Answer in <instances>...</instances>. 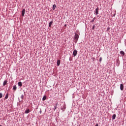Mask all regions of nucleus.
Listing matches in <instances>:
<instances>
[{
  "label": "nucleus",
  "mask_w": 126,
  "mask_h": 126,
  "mask_svg": "<svg viewBox=\"0 0 126 126\" xmlns=\"http://www.w3.org/2000/svg\"><path fill=\"white\" fill-rule=\"evenodd\" d=\"M78 39H79V35H78V34L75 32V35L73 37V40H74L75 44H76V43H77Z\"/></svg>",
  "instance_id": "1"
},
{
  "label": "nucleus",
  "mask_w": 126,
  "mask_h": 126,
  "mask_svg": "<svg viewBox=\"0 0 126 126\" xmlns=\"http://www.w3.org/2000/svg\"><path fill=\"white\" fill-rule=\"evenodd\" d=\"M61 109L63 113V112L65 111V109H66V107L65 106V103H63L62 106H61Z\"/></svg>",
  "instance_id": "2"
},
{
  "label": "nucleus",
  "mask_w": 126,
  "mask_h": 126,
  "mask_svg": "<svg viewBox=\"0 0 126 126\" xmlns=\"http://www.w3.org/2000/svg\"><path fill=\"white\" fill-rule=\"evenodd\" d=\"M94 14H95L96 15H98L99 14V8L97 7L95 9V11H94Z\"/></svg>",
  "instance_id": "3"
},
{
  "label": "nucleus",
  "mask_w": 126,
  "mask_h": 126,
  "mask_svg": "<svg viewBox=\"0 0 126 126\" xmlns=\"http://www.w3.org/2000/svg\"><path fill=\"white\" fill-rule=\"evenodd\" d=\"M77 55V50H76V49H75L73 52V56L74 57H76Z\"/></svg>",
  "instance_id": "4"
},
{
  "label": "nucleus",
  "mask_w": 126,
  "mask_h": 126,
  "mask_svg": "<svg viewBox=\"0 0 126 126\" xmlns=\"http://www.w3.org/2000/svg\"><path fill=\"white\" fill-rule=\"evenodd\" d=\"M120 63H121V62H120V60H117L116 61V65H117V66H119Z\"/></svg>",
  "instance_id": "5"
},
{
  "label": "nucleus",
  "mask_w": 126,
  "mask_h": 126,
  "mask_svg": "<svg viewBox=\"0 0 126 126\" xmlns=\"http://www.w3.org/2000/svg\"><path fill=\"white\" fill-rule=\"evenodd\" d=\"M120 54L121 55L122 57H124V56L125 55V52H124V51H120Z\"/></svg>",
  "instance_id": "6"
},
{
  "label": "nucleus",
  "mask_w": 126,
  "mask_h": 126,
  "mask_svg": "<svg viewBox=\"0 0 126 126\" xmlns=\"http://www.w3.org/2000/svg\"><path fill=\"white\" fill-rule=\"evenodd\" d=\"M120 90H121V91H123V90H124V84H120Z\"/></svg>",
  "instance_id": "7"
},
{
  "label": "nucleus",
  "mask_w": 126,
  "mask_h": 126,
  "mask_svg": "<svg viewBox=\"0 0 126 126\" xmlns=\"http://www.w3.org/2000/svg\"><path fill=\"white\" fill-rule=\"evenodd\" d=\"M30 113V109H27L25 111V114H29Z\"/></svg>",
  "instance_id": "8"
},
{
  "label": "nucleus",
  "mask_w": 126,
  "mask_h": 126,
  "mask_svg": "<svg viewBox=\"0 0 126 126\" xmlns=\"http://www.w3.org/2000/svg\"><path fill=\"white\" fill-rule=\"evenodd\" d=\"M25 14V9H23L22 11V16L23 17L24 16Z\"/></svg>",
  "instance_id": "9"
},
{
  "label": "nucleus",
  "mask_w": 126,
  "mask_h": 126,
  "mask_svg": "<svg viewBox=\"0 0 126 126\" xmlns=\"http://www.w3.org/2000/svg\"><path fill=\"white\" fill-rule=\"evenodd\" d=\"M58 103L57 102V103L55 104V105H54V111H56V110L57 109V107H58Z\"/></svg>",
  "instance_id": "10"
},
{
  "label": "nucleus",
  "mask_w": 126,
  "mask_h": 126,
  "mask_svg": "<svg viewBox=\"0 0 126 126\" xmlns=\"http://www.w3.org/2000/svg\"><path fill=\"white\" fill-rule=\"evenodd\" d=\"M57 64L58 66H60V64H61V60H57Z\"/></svg>",
  "instance_id": "11"
},
{
  "label": "nucleus",
  "mask_w": 126,
  "mask_h": 126,
  "mask_svg": "<svg viewBox=\"0 0 126 126\" xmlns=\"http://www.w3.org/2000/svg\"><path fill=\"white\" fill-rule=\"evenodd\" d=\"M17 89V87H16V85H14L13 86V90H14V91H16Z\"/></svg>",
  "instance_id": "12"
},
{
  "label": "nucleus",
  "mask_w": 126,
  "mask_h": 126,
  "mask_svg": "<svg viewBox=\"0 0 126 126\" xmlns=\"http://www.w3.org/2000/svg\"><path fill=\"white\" fill-rule=\"evenodd\" d=\"M18 85L19 87H22V82H18Z\"/></svg>",
  "instance_id": "13"
},
{
  "label": "nucleus",
  "mask_w": 126,
  "mask_h": 126,
  "mask_svg": "<svg viewBox=\"0 0 126 126\" xmlns=\"http://www.w3.org/2000/svg\"><path fill=\"white\" fill-rule=\"evenodd\" d=\"M53 23V21H51L49 23V27H52V25Z\"/></svg>",
  "instance_id": "14"
},
{
  "label": "nucleus",
  "mask_w": 126,
  "mask_h": 126,
  "mask_svg": "<svg viewBox=\"0 0 126 126\" xmlns=\"http://www.w3.org/2000/svg\"><path fill=\"white\" fill-rule=\"evenodd\" d=\"M6 84H7V81L5 80L3 83V86H5Z\"/></svg>",
  "instance_id": "15"
},
{
  "label": "nucleus",
  "mask_w": 126,
  "mask_h": 126,
  "mask_svg": "<svg viewBox=\"0 0 126 126\" xmlns=\"http://www.w3.org/2000/svg\"><path fill=\"white\" fill-rule=\"evenodd\" d=\"M9 94L8 93H6V95H5V100H6V99H8V96H9Z\"/></svg>",
  "instance_id": "16"
},
{
  "label": "nucleus",
  "mask_w": 126,
  "mask_h": 126,
  "mask_svg": "<svg viewBox=\"0 0 126 126\" xmlns=\"http://www.w3.org/2000/svg\"><path fill=\"white\" fill-rule=\"evenodd\" d=\"M47 99V96L45 95L42 97V101H45Z\"/></svg>",
  "instance_id": "17"
},
{
  "label": "nucleus",
  "mask_w": 126,
  "mask_h": 126,
  "mask_svg": "<svg viewBox=\"0 0 126 126\" xmlns=\"http://www.w3.org/2000/svg\"><path fill=\"white\" fill-rule=\"evenodd\" d=\"M56 6H57V5H56L55 4L53 5V7H52L53 10H55V9H56Z\"/></svg>",
  "instance_id": "18"
},
{
  "label": "nucleus",
  "mask_w": 126,
  "mask_h": 126,
  "mask_svg": "<svg viewBox=\"0 0 126 126\" xmlns=\"http://www.w3.org/2000/svg\"><path fill=\"white\" fill-rule=\"evenodd\" d=\"M116 114H113L112 116V120H116Z\"/></svg>",
  "instance_id": "19"
},
{
  "label": "nucleus",
  "mask_w": 126,
  "mask_h": 126,
  "mask_svg": "<svg viewBox=\"0 0 126 126\" xmlns=\"http://www.w3.org/2000/svg\"><path fill=\"white\" fill-rule=\"evenodd\" d=\"M95 19H96V18H95V17L94 18L90 21L91 23H93V22H94Z\"/></svg>",
  "instance_id": "20"
},
{
  "label": "nucleus",
  "mask_w": 126,
  "mask_h": 126,
  "mask_svg": "<svg viewBox=\"0 0 126 126\" xmlns=\"http://www.w3.org/2000/svg\"><path fill=\"white\" fill-rule=\"evenodd\" d=\"M2 98V93H0V98Z\"/></svg>",
  "instance_id": "21"
},
{
  "label": "nucleus",
  "mask_w": 126,
  "mask_h": 126,
  "mask_svg": "<svg viewBox=\"0 0 126 126\" xmlns=\"http://www.w3.org/2000/svg\"><path fill=\"white\" fill-rule=\"evenodd\" d=\"M110 29H111V28H110V27H108L107 29V31H109V30H110Z\"/></svg>",
  "instance_id": "22"
},
{
  "label": "nucleus",
  "mask_w": 126,
  "mask_h": 126,
  "mask_svg": "<svg viewBox=\"0 0 126 126\" xmlns=\"http://www.w3.org/2000/svg\"><path fill=\"white\" fill-rule=\"evenodd\" d=\"M21 98L23 99V98H24V95L23 94H22L21 96Z\"/></svg>",
  "instance_id": "23"
},
{
  "label": "nucleus",
  "mask_w": 126,
  "mask_h": 126,
  "mask_svg": "<svg viewBox=\"0 0 126 126\" xmlns=\"http://www.w3.org/2000/svg\"><path fill=\"white\" fill-rule=\"evenodd\" d=\"M92 29H93V30H94V29H95V25H94L93 26Z\"/></svg>",
  "instance_id": "24"
},
{
  "label": "nucleus",
  "mask_w": 126,
  "mask_h": 126,
  "mask_svg": "<svg viewBox=\"0 0 126 126\" xmlns=\"http://www.w3.org/2000/svg\"><path fill=\"white\" fill-rule=\"evenodd\" d=\"M102 62V57H100L99 58V62L101 63Z\"/></svg>",
  "instance_id": "25"
},
{
  "label": "nucleus",
  "mask_w": 126,
  "mask_h": 126,
  "mask_svg": "<svg viewBox=\"0 0 126 126\" xmlns=\"http://www.w3.org/2000/svg\"><path fill=\"white\" fill-rule=\"evenodd\" d=\"M39 113L40 114H42V109H40V111H39Z\"/></svg>",
  "instance_id": "26"
},
{
  "label": "nucleus",
  "mask_w": 126,
  "mask_h": 126,
  "mask_svg": "<svg viewBox=\"0 0 126 126\" xmlns=\"http://www.w3.org/2000/svg\"><path fill=\"white\" fill-rule=\"evenodd\" d=\"M69 61L70 62H71V57H70V58H69Z\"/></svg>",
  "instance_id": "27"
},
{
  "label": "nucleus",
  "mask_w": 126,
  "mask_h": 126,
  "mask_svg": "<svg viewBox=\"0 0 126 126\" xmlns=\"http://www.w3.org/2000/svg\"><path fill=\"white\" fill-rule=\"evenodd\" d=\"M95 126H99V124H96L95 125Z\"/></svg>",
  "instance_id": "28"
},
{
  "label": "nucleus",
  "mask_w": 126,
  "mask_h": 126,
  "mask_svg": "<svg viewBox=\"0 0 126 126\" xmlns=\"http://www.w3.org/2000/svg\"><path fill=\"white\" fill-rule=\"evenodd\" d=\"M23 92H24V94H25V93H26V92H25V90H23Z\"/></svg>",
  "instance_id": "29"
},
{
  "label": "nucleus",
  "mask_w": 126,
  "mask_h": 126,
  "mask_svg": "<svg viewBox=\"0 0 126 126\" xmlns=\"http://www.w3.org/2000/svg\"><path fill=\"white\" fill-rule=\"evenodd\" d=\"M64 27H66V24H65V25H64Z\"/></svg>",
  "instance_id": "30"
},
{
  "label": "nucleus",
  "mask_w": 126,
  "mask_h": 126,
  "mask_svg": "<svg viewBox=\"0 0 126 126\" xmlns=\"http://www.w3.org/2000/svg\"><path fill=\"white\" fill-rule=\"evenodd\" d=\"M116 15V14H114V15H113V16H115Z\"/></svg>",
  "instance_id": "31"
},
{
  "label": "nucleus",
  "mask_w": 126,
  "mask_h": 126,
  "mask_svg": "<svg viewBox=\"0 0 126 126\" xmlns=\"http://www.w3.org/2000/svg\"><path fill=\"white\" fill-rule=\"evenodd\" d=\"M93 60H95V59H94V58H93Z\"/></svg>",
  "instance_id": "32"
},
{
  "label": "nucleus",
  "mask_w": 126,
  "mask_h": 126,
  "mask_svg": "<svg viewBox=\"0 0 126 126\" xmlns=\"http://www.w3.org/2000/svg\"><path fill=\"white\" fill-rule=\"evenodd\" d=\"M93 60H95V59H94V58H93Z\"/></svg>",
  "instance_id": "33"
},
{
  "label": "nucleus",
  "mask_w": 126,
  "mask_h": 126,
  "mask_svg": "<svg viewBox=\"0 0 126 126\" xmlns=\"http://www.w3.org/2000/svg\"><path fill=\"white\" fill-rule=\"evenodd\" d=\"M0 126H1V125H0Z\"/></svg>",
  "instance_id": "34"
}]
</instances>
